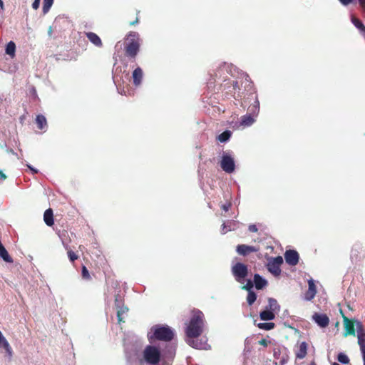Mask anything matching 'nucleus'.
<instances>
[{
	"label": "nucleus",
	"instance_id": "nucleus-1",
	"mask_svg": "<svg viewBox=\"0 0 365 365\" xmlns=\"http://www.w3.org/2000/svg\"><path fill=\"white\" fill-rule=\"evenodd\" d=\"M205 317L203 313L199 310L194 309L191 312V317L185 329V341L188 345L197 349H205V344L199 342L197 339L204 331Z\"/></svg>",
	"mask_w": 365,
	"mask_h": 365
},
{
	"label": "nucleus",
	"instance_id": "nucleus-2",
	"mask_svg": "<svg viewBox=\"0 0 365 365\" xmlns=\"http://www.w3.org/2000/svg\"><path fill=\"white\" fill-rule=\"evenodd\" d=\"M141 39L138 32L130 31L124 38L125 55L132 59L137 56L140 47Z\"/></svg>",
	"mask_w": 365,
	"mask_h": 365
},
{
	"label": "nucleus",
	"instance_id": "nucleus-3",
	"mask_svg": "<svg viewBox=\"0 0 365 365\" xmlns=\"http://www.w3.org/2000/svg\"><path fill=\"white\" fill-rule=\"evenodd\" d=\"M153 335L149 336L151 341L153 339L163 341H170L174 336V331L168 326L155 325L151 328Z\"/></svg>",
	"mask_w": 365,
	"mask_h": 365
},
{
	"label": "nucleus",
	"instance_id": "nucleus-4",
	"mask_svg": "<svg viewBox=\"0 0 365 365\" xmlns=\"http://www.w3.org/2000/svg\"><path fill=\"white\" fill-rule=\"evenodd\" d=\"M145 361L150 364H157L160 360V351L154 346H147L143 351Z\"/></svg>",
	"mask_w": 365,
	"mask_h": 365
},
{
	"label": "nucleus",
	"instance_id": "nucleus-5",
	"mask_svg": "<svg viewBox=\"0 0 365 365\" xmlns=\"http://www.w3.org/2000/svg\"><path fill=\"white\" fill-rule=\"evenodd\" d=\"M232 273L235 277V279L241 282L248 274V269L247 265L241 262H237L232 267Z\"/></svg>",
	"mask_w": 365,
	"mask_h": 365
},
{
	"label": "nucleus",
	"instance_id": "nucleus-6",
	"mask_svg": "<svg viewBox=\"0 0 365 365\" xmlns=\"http://www.w3.org/2000/svg\"><path fill=\"white\" fill-rule=\"evenodd\" d=\"M220 167L227 173H233L235 169L234 158L229 153H224L220 161Z\"/></svg>",
	"mask_w": 365,
	"mask_h": 365
},
{
	"label": "nucleus",
	"instance_id": "nucleus-7",
	"mask_svg": "<svg viewBox=\"0 0 365 365\" xmlns=\"http://www.w3.org/2000/svg\"><path fill=\"white\" fill-rule=\"evenodd\" d=\"M283 263V258L281 256L271 259L267 263V269L274 276L278 277L281 274V265Z\"/></svg>",
	"mask_w": 365,
	"mask_h": 365
},
{
	"label": "nucleus",
	"instance_id": "nucleus-8",
	"mask_svg": "<svg viewBox=\"0 0 365 365\" xmlns=\"http://www.w3.org/2000/svg\"><path fill=\"white\" fill-rule=\"evenodd\" d=\"M115 305L117 309V317L118 323L125 322L123 314L127 313L128 308L124 305L123 300L120 294H117L115 299Z\"/></svg>",
	"mask_w": 365,
	"mask_h": 365
},
{
	"label": "nucleus",
	"instance_id": "nucleus-9",
	"mask_svg": "<svg viewBox=\"0 0 365 365\" xmlns=\"http://www.w3.org/2000/svg\"><path fill=\"white\" fill-rule=\"evenodd\" d=\"M284 259L288 264L295 266L299 262V256L297 251L289 250L284 253Z\"/></svg>",
	"mask_w": 365,
	"mask_h": 365
},
{
	"label": "nucleus",
	"instance_id": "nucleus-10",
	"mask_svg": "<svg viewBox=\"0 0 365 365\" xmlns=\"http://www.w3.org/2000/svg\"><path fill=\"white\" fill-rule=\"evenodd\" d=\"M317 294V287L312 279L308 280V289L304 293V299L306 301L312 300Z\"/></svg>",
	"mask_w": 365,
	"mask_h": 365
},
{
	"label": "nucleus",
	"instance_id": "nucleus-11",
	"mask_svg": "<svg viewBox=\"0 0 365 365\" xmlns=\"http://www.w3.org/2000/svg\"><path fill=\"white\" fill-rule=\"evenodd\" d=\"M313 320L322 328L327 327L329 324V319L325 314L314 313L312 316Z\"/></svg>",
	"mask_w": 365,
	"mask_h": 365
},
{
	"label": "nucleus",
	"instance_id": "nucleus-12",
	"mask_svg": "<svg viewBox=\"0 0 365 365\" xmlns=\"http://www.w3.org/2000/svg\"><path fill=\"white\" fill-rule=\"evenodd\" d=\"M236 251L239 255H242V256H246L251 252H257L258 249H257L254 246H250V245H239L237 246Z\"/></svg>",
	"mask_w": 365,
	"mask_h": 365
},
{
	"label": "nucleus",
	"instance_id": "nucleus-13",
	"mask_svg": "<svg viewBox=\"0 0 365 365\" xmlns=\"http://www.w3.org/2000/svg\"><path fill=\"white\" fill-rule=\"evenodd\" d=\"M344 324L345 328L344 336L347 335H355V328L354 321L349 319L346 317L344 316Z\"/></svg>",
	"mask_w": 365,
	"mask_h": 365
},
{
	"label": "nucleus",
	"instance_id": "nucleus-14",
	"mask_svg": "<svg viewBox=\"0 0 365 365\" xmlns=\"http://www.w3.org/2000/svg\"><path fill=\"white\" fill-rule=\"evenodd\" d=\"M307 344L305 341L300 343L298 349L295 352L296 358L299 359H304L307 354Z\"/></svg>",
	"mask_w": 365,
	"mask_h": 365
},
{
	"label": "nucleus",
	"instance_id": "nucleus-15",
	"mask_svg": "<svg viewBox=\"0 0 365 365\" xmlns=\"http://www.w3.org/2000/svg\"><path fill=\"white\" fill-rule=\"evenodd\" d=\"M86 36L88 38V39L96 46L97 47H102L103 43L100 37L93 32H86Z\"/></svg>",
	"mask_w": 365,
	"mask_h": 365
},
{
	"label": "nucleus",
	"instance_id": "nucleus-16",
	"mask_svg": "<svg viewBox=\"0 0 365 365\" xmlns=\"http://www.w3.org/2000/svg\"><path fill=\"white\" fill-rule=\"evenodd\" d=\"M254 284L257 289H262L267 285V281L262 278L259 274L254 275Z\"/></svg>",
	"mask_w": 365,
	"mask_h": 365
},
{
	"label": "nucleus",
	"instance_id": "nucleus-17",
	"mask_svg": "<svg viewBox=\"0 0 365 365\" xmlns=\"http://www.w3.org/2000/svg\"><path fill=\"white\" fill-rule=\"evenodd\" d=\"M247 112L255 117L257 116L259 112V101L257 97L255 98L254 103L248 107Z\"/></svg>",
	"mask_w": 365,
	"mask_h": 365
},
{
	"label": "nucleus",
	"instance_id": "nucleus-18",
	"mask_svg": "<svg viewBox=\"0 0 365 365\" xmlns=\"http://www.w3.org/2000/svg\"><path fill=\"white\" fill-rule=\"evenodd\" d=\"M143 71L140 67L136 68L133 72V83L138 86L141 83L143 79Z\"/></svg>",
	"mask_w": 365,
	"mask_h": 365
},
{
	"label": "nucleus",
	"instance_id": "nucleus-19",
	"mask_svg": "<svg viewBox=\"0 0 365 365\" xmlns=\"http://www.w3.org/2000/svg\"><path fill=\"white\" fill-rule=\"evenodd\" d=\"M255 121V117L247 113L241 117L240 125L244 127L250 126Z\"/></svg>",
	"mask_w": 365,
	"mask_h": 365
},
{
	"label": "nucleus",
	"instance_id": "nucleus-20",
	"mask_svg": "<svg viewBox=\"0 0 365 365\" xmlns=\"http://www.w3.org/2000/svg\"><path fill=\"white\" fill-rule=\"evenodd\" d=\"M43 220L48 226H52L54 224L53 210L51 208L47 209L43 214Z\"/></svg>",
	"mask_w": 365,
	"mask_h": 365
},
{
	"label": "nucleus",
	"instance_id": "nucleus-21",
	"mask_svg": "<svg viewBox=\"0 0 365 365\" xmlns=\"http://www.w3.org/2000/svg\"><path fill=\"white\" fill-rule=\"evenodd\" d=\"M351 21L352 24L359 29V32L365 35V26L358 18L351 16Z\"/></svg>",
	"mask_w": 365,
	"mask_h": 365
},
{
	"label": "nucleus",
	"instance_id": "nucleus-22",
	"mask_svg": "<svg viewBox=\"0 0 365 365\" xmlns=\"http://www.w3.org/2000/svg\"><path fill=\"white\" fill-rule=\"evenodd\" d=\"M5 52L11 58L15 57L16 44L14 41H9L6 46Z\"/></svg>",
	"mask_w": 365,
	"mask_h": 365
},
{
	"label": "nucleus",
	"instance_id": "nucleus-23",
	"mask_svg": "<svg viewBox=\"0 0 365 365\" xmlns=\"http://www.w3.org/2000/svg\"><path fill=\"white\" fill-rule=\"evenodd\" d=\"M36 123L37 127L40 130H43L47 127V120L44 115H38L36 118Z\"/></svg>",
	"mask_w": 365,
	"mask_h": 365
},
{
	"label": "nucleus",
	"instance_id": "nucleus-24",
	"mask_svg": "<svg viewBox=\"0 0 365 365\" xmlns=\"http://www.w3.org/2000/svg\"><path fill=\"white\" fill-rule=\"evenodd\" d=\"M259 317L263 321H269L275 318V314L272 311L267 309L260 312Z\"/></svg>",
	"mask_w": 365,
	"mask_h": 365
},
{
	"label": "nucleus",
	"instance_id": "nucleus-25",
	"mask_svg": "<svg viewBox=\"0 0 365 365\" xmlns=\"http://www.w3.org/2000/svg\"><path fill=\"white\" fill-rule=\"evenodd\" d=\"M0 257L2 258L4 261L6 262H13L12 257L9 255L7 250H6L3 245H0Z\"/></svg>",
	"mask_w": 365,
	"mask_h": 365
},
{
	"label": "nucleus",
	"instance_id": "nucleus-26",
	"mask_svg": "<svg viewBox=\"0 0 365 365\" xmlns=\"http://www.w3.org/2000/svg\"><path fill=\"white\" fill-rule=\"evenodd\" d=\"M267 308L274 313L275 312H278L279 310V305L278 304L276 299L269 298L268 299V306Z\"/></svg>",
	"mask_w": 365,
	"mask_h": 365
},
{
	"label": "nucleus",
	"instance_id": "nucleus-27",
	"mask_svg": "<svg viewBox=\"0 0 365 365\" xmlns=\"http://www.w3.org/2000/svg\"><path fill=\"white\" fill-rule=\"evenodd\" d=\"M231 135L232 133L230 130H225L217 136V140L221 143L226 142L230 139Z\"/></svg>",
	"mask_w": 365,
	"mask_h": 365
},
{
	"label": "nucleus",
	"instance_id": "nucleus-28",
	"mask_svg": "<svg viewBox=\"0 0 365 365\" xmlns=\"http://www.w3.org/2000/svg\"><path fill=\"white\" fill-rule=\"evenodd\" d=\"M275 327L273 322H262L257 324V327L263 330H271Z\"/></svg>",
	"mask_w": 365,
	"mask_h": 365
},
{
	"label": "nucleus",
	"instance_id": "nucleus-29",
	"mask_svg": "<svg viewBox=\"0 0 365 365\" xmlns=\"http://www.w3.org/2000/svg\"><path fill=\"white\" fill-rule=\"evenodd\" d=\"M53 1L54 0H43V13L44 14H47L51 7L52 6L53 4Z\"/></svg>",
	"mask_w": 365,
	"mask_h": 365
},
{
	"label": "nucleus",
	"instance_id": "nucleus-30",
	"mask_svg": "<svg viewBox=\"0 0 365 365\" xmlns=\"http://www.w3.org/2000/svg\"><path fill=\"white\" fill-rule=\"evenodd\" d=\"M257 299V294L253 291L248 292L247 302L251 306Z\"/></svg>",
	"mask_w": 365,
	"mask_h": 365
},
{
	"label": "nucleus",
	"instance_id": "nucleus-31",
	"mask_svg": "<svg viewBox=\"0 0 365 365\" xmlns=\"http://www.w3.org/2000/svg\"><path fill=\"white\" fill-rule=\"evenodd\" d=\"M337 360L342 364H349V357L344 353H339L337 356Z\"/></svg>",
	"mask_w": 365,
	"mask_h": 365
},
{
	"label": "nucleus",
	"instance_id": "nucleus-32",
	"mask_svg": "<svg viewBox=\"0 0 365 365\" xmlns=\"http://www.w3.org/2000/svg\"><path fill=\"white\" fill-rule=\"evenodd\" d=\"M81 275L84 279H86V280L91 279V276H90L89 272L86 266L82 267Z\"/></svg>",
	"mask_w": 365,
	"mask_h": 365
},
{
	"label": "nucleus",
	"instance_id": "nucleus-33",
	"mask_svg": "<svg viewBox=\"0 0 365 365\" xmlns=\"http://www.w3.org/2000/svg\"><path fill=\"white\" fill-rule=\"evenodd\" d=\"M344 5L349 4L353 0H339ZM361 6L365 10V0H359Z\"/></svg>",
	"mask_w": 365,
	"mask_h": 365
},
{
	"label": "nucleus",
	"instance_id": "nucleus-34",
	"mask_svg": "<svg viewBox=\"0 0 365 365\" xmlns=\"http://www.w3.org/2000/svg\"><path fill=\"white\" fill-rule=\"evenodd\" d=\"M68 257L71 262H73L75 260H76L78 258V256L72 250L68 251Z\"/></svg>",
	"mask_w": 365,
	"mask_h": 365
},
{
	"label": "nucleus",
	"instance_id": "nucleus-35",
	"mask_svg": "<svg viewBox=\"0 0 365 365\" xmlns=\"http://www.w3.org/2000/svg\"><path fill=\"white\" fill-rule=\"evenodd\" d=\"M254 284L251 280H247V284L242 287L243 289H246L248 292L252 291L251 289L253 287Z\"/></svg>",
	"mask_w": 365,
	"mask_h": 365
},
{
	"label": "nucleus",
	"instance_id": "nucleus-36",
	"mask_svg": "<svg viewBox=\"0 0 365 365\" xmlns=\"http://www.w3.org/2000/svg\"><path fill=\"white\" fill-rule=\"evenodd\" d=\"M138 13H139V11H137L136 14L138 15ZM138 22H139V17H138V16H137L135 17V20L131 21L129 22V25L130 26H135V25L138 24Z\"/></svg>",
	"mask_w": 365,
	"mask_h": 365
},
{
	"label": "nucleus",
	"instance_id": "nucleus-37",
	"mask_svg": "<svg viewBox=\"0 0 365 365\" xmlns=\"http://www.w3.org/2000/svg\"><path fill=\"white\" fill-rule=\"evenodd\" d=\"M231 203L230 202H228V203H225V204H223L222 206H221V208L225 211V212H227L230 208L231 207Z\"/></svg>",
	"mask_w": 365,
	"mask_h": 365
},
{
	"label": "nucleus",
	"instance_id": "nucleus-38",
	"mask_svg": "<svg viewBox=\"0 0 365 365\" xmlns=\"http://www.w3.org/2000/svg\"><path fill=\"white\" fill-rule=\"evenodd\" d=\"M356 329H357V334H359V331L362 332V333H365L363 326L360 322L357 323Z\"/></svg>",
	"mask_w": 365,
	"mask_h": 365
},
{
	"label": "nucleus",
	"instance_id": "nucleus-39",
	"mask_svg": "<svg viewBox=\"0 0 365 365\" xmlns=\"http://www.w3.org/2000/svg\"><path fill=\"white\" fill-rule=\"evenodd\" d=\"M258 343L259 344L267 347L270 342L268 341L266 339H262L261 340L259 341Z\"/></svg>",
	"mask_w": 365,
	"mask_h": 365
},
{
	"label": "nucleus",
	"instance_id": "nucleus-40",
	"mask_svg": "<svg viewBox=\"0 0 365 365\" xmlns=\"http://www.w3.org/2000/svg\"><path fill=\"white\" fill-rule=\"evenodd\" d=\"M41 0H34V1L32 4V8L35 10L38 9L39 8Z\"/></svg>",
	"mask_w": 365,
	"mask_h": 365
},
{
	"label": "nucleus",
	"instance_id": "nucleus-41",
	"mask_svg": "<svg viewBox=\"0 0 365 365\" xmlns=\"http://www.w3.org/2000/svg\"><path fill=\"white\" fill-rule=\"evenodd\" d=\"M248 230L252 232H257L258 231V229L255 225H250L248 227Z\"/></svg>",
	"mask_w": 365,
	"mask_h": 365
},
{
	"label": "nucleus",
	"instance_id": "nucleus-42",
	"mask_svg": "<svg viewBox=\"0 0 365 365\" xmlns=\"http://www.w3.org/2000/svg\"><path fill=\"white\" fill-rule=\"evenodd\" d=\"M229 230H230V229H227L225 223H223L222 225V232L225 234Z\"/></svg>",
	"mask_w": 365,
	"mask_h": 365
},
{
	"label": "nucleus",
	"instance_id": "nucleus-43",
	"mask_svg": "<svg viewBox=\"0 0 365 365\" xmlns=\"http://www.w3.org/2000/svg\"><path fill=\"white\" fill-rule=\"evenodd\" d=\"M6 178V175L1 170H0V180H4Z\"/></svg>",
	"mask_w": 365,
	"mask_h": 365
},
{
	"label": "nucleus",
	"instance_id": "nucleus-44",
	"mask_svg": "<svg viewBox=\"0 0 365 365\" xmlns=\"http://www.w3.org/2000/svg\"><path fill=\"white\" fill-rule=\"evenodd\" d=\"M0 7L2 10L4 9V2L2 0H0Z\"/></svg>",
	"mask_w": 365,
	"mask_h": 365
},
{
	"label": "nucleus",
	"instance_id": "nucleus-45",
	"mask_svg": "<svg viewBox=\"0 0 365 365\" xmlns=\"http://www.w3.org/2000/svg\"><path fill=\"white\" fill-rule=\"evenodd\" d=\"M51 34H52V29H51V27H49V29H48V34H49V36H51Z\"/></svg>",
	"mask_w": 365,
	"mask_h": 365
},
{
	"label": "nucleus",
	"instance_id": "nucleus-46",
	"mask_svg": "<svg viewBox=\"0 0 365 365\" xmlns=\"http://www.w3.org/2000/svg\"><path fill=\"white\" fill-rule=\"evenodd\" d=\"M29 168H30V169H31L34 173H37V170H35V169H34V168H31L30 166H29Z\"/></svg>",
	"mask_w": 365,
	"mask_h": 365
},
{
	"label": "nucleus",
	"instance_id": "nucleus-47",
	"mask_svg": "<svg viewBox=\"0 0 365 365\" xmlns=\"http://www.w3.org/2000/svg\"><path fill=\"white\" fill-rule=\"evenodd\" d=\"M331 365H339V364L336 362H334Z\"/></svg>",
	"mask_w": 365,
	"mask_h": 365
},
{
	"label": "nucleus",
	"instance_id": "nucleus-48",
	"mask_svg": "<svg viewBox=\"0 0 365 365\" xmlns=\"http://www.w3.org/2000/svg\"><path fill=\"white\" fill-rule=\"evenodd\" d=\"M309 365H316L314 362H312Z\"/></svg>",
	"mask_w": 365,
	"mask_h": 365
},
{
	"label": "nucleus",
	"instance_id": "nucleus-49",
	"mask_svg": "<svg viewBox=\"0 0 365 365\" xmlns=\"http://www.w3.org/2000/svg\"><path fill=\"white\" fill-rule=\"evenodd\" d=\"M364 365H365V361H364Z\"/></svg>",
	"mask_w": 365,
	"mask_h": 365
}]
</instances>
